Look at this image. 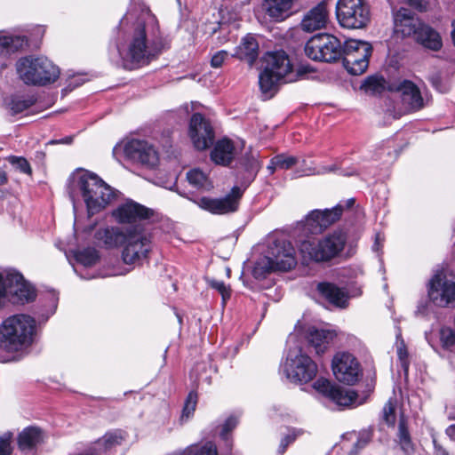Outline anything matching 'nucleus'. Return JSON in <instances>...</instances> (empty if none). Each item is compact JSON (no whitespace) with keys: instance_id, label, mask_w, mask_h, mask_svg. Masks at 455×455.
<instances>
[{"instance_id":"nucleus-1","label":"nucleus","mask_w":455,"mask_h":455,"mask_svg":"<svg viewBox=\"0 0 455 455\" xmlns=\"http://www.w3.org/2000/svg\"><path fill=\"white\" fill-rule=\"evenodd\" d=\"M116 47L124 61L148 64L170 48V42L162 33L156 17L147 10L132 23Z\"/></svg>"},{"instance_id":"nucleus-2","label":"nucleus","mask_w":455,"mask_h":455,"mask_svg":"<svg viewBox=\"0 0 455 455\" xmlns=\"http://www.w3.org/2000/svg\"><path fill=\"white\" fill-rule=\"evenodd\" d=\"M259 168L257 156L252 153L246 154L240 161L236 172L237 180L244 188L235 186L221 198L203 196L196 201L197 205L212 214H228L236 212L245 188L255 179Z\"/></svg>"},{"instance_id":"nucleus-3","label":"nucleus","mask_w":455,"mask_h":455,"mask_svg":"<svg viewBox=\"0 0 455 455\" xmlns=\"http://www.w3.org/2000/svg\"><path fill=\"white\" fill-rule=\"evenodd\" d=\"M72 186L81 193L89 215H93L105 209L115 196L110 186L97 174L87 171L75 174Z\"/></svg>"},{"instance_id":"nucleus-4","label":"nucleus","mask_w":455,"mask_h":455,"mask_svg":"<svg viewBox=\"0 0 455 455\" xmlns=\"http://www.w3.org/2000/svg\"><path fill=\"white\" fill-rule=\"evenodd\" d=\"M36 321L25 314L11 315L0 324V347L7 352H18L33 342Z\"/></svg>"},{"instance_id":"nucleus-5","label":"nucleus","mask_w":455,"mask_h":455,"mask_svg":"<svg viewBox=\"0 0 455 455\" xmlns=\"http://www.w3.org/2000/svg\"><path fill=\"white\" fill-rule=\"evenodd\" d=\"M265 60L266 66L259 77V86L264 93L271 92L279 82L293 83L307 73L304 67L293 71L284 52H269Z\"/></svg>"},{"instance_id":"nucleus-6","label":"nucleus","mask_w":455,"mask_h":455,"mask_svg":"<svg viewBox=\"0 0 455 455\" xmlns=\"http://www.w3.org/2000/svg\"><path fill=\"white\" fill-rule=\"evenodd\" d=\"M19 77L26 84L46 85L54 83L60 76V68L44 56H27L16 63Z\"/></svg>"},{"instance_id":"nucleus-7","label":"nucleus","mask_w":455,"mask_h":455,"mask_svg":"<svg viewBox=\"0 0 455 455\" xmlns=\"http://www.w3.org/2000/svg\"><path fill=\"white\" fill-rule=\"evenodd\" d=\"M347 235L335 230L319 240H305L300 244V252L305 259L326 262L336 257L344 248Z\"/></svg>"},{"instance_id":"nucleus-8","label":"nucleus","mask_w":455,"mask_h":455,"mask_svg":"<svg viewBox=\"0 0 455 455\" xmlns=\"http://www.w3.org/2000/svg\"><path fill=\"white\" fill-rule=\"evenodd\" d=\"M296 264L295 249L291 243L284 240L275 241L268 247L267 255L257 262L253 274L258 277L272 271H287Z\"/></svg>"},{"instance_id":"nucleus-9","label":"nucleus","mask_w":455,"mask_h":455,"mask_svg":"<svg viewBox=\"0 0 455 455\" xmlns=\"http://www.w3.org/2000/svg\"><path fill=\"white\" fill-rule=\"evenodd\" d=\"M153 248L150 235L141 225L126 228V239L122 251L125 264L141 265Z\"/></svg>"},{"instance_id":"nucleus-10","label":"nucleus","mask_w":455,"mask_h":455,"mask_svg":"<svg viewBox=\"0 0 455 455\" xmlns=\"http://www.w3.org/2000/svg\"><path fill=\"white\" fill-rule=\"evenodd\" d=\"M283 371L291 382L303 384L315 377L317 366L301 349L290 350L283 365Z\"/></svg>"},{"instance_id":"nucleus-11","label":"nucleus","mask_w":455,"mask_h":455,"mask_svg":"<svg viewBox=\"0 0 455 455\" xmlns=\"http://www.w3.org/2000/svg\"><path fill=\"white\" fill-rule=\"evenodd\" d=\"M336 16L339 25L349 29L363 28L371 20L369 6L363 0H339Z\"/></svg>"},{"instance_id":"nucleus-12","label":"nucleus","mask_w":455,"mask_h":455,"mask_svg":"<svg viewBox=\"0 0 455 455\" xmlns=\"http://www.w3.org/2000/svg\"><path fill=\"white\" fill-rule=\"evenodd\" d=\"M342 51L340 41L330 34H317L305 45L306 55L313 60L333 62L341 58Z\"/></svg>"},{"instance_id":"nucleus-13","label":"nucleus","mask_w":455,"mask_h":455,"mask_svg":"<svg viewBox=\"0 0 455 455\" xmlns=\"http://www.w3.org/2000/svg\"><path fill=\"white\" fill-rule=\"evenodd\" d=\"M372 53L370 43L362 40L348 39L343 44V65L347 72L354 76L364 73L369 66Z\"/></svg>"},{"instance_id":"nucleus-14","label":"nucleus","mask_w":455,"mask_h":455,"mask_svg":"<svg viewBox=\"0 0 455 455\" xmlns=\"http://www.w3.org/2000/svg\"><path fill=\"white\" fill-rule=\"evenodd\" d=\"M429 300L436 307H455V282L448 278L443 269H438L427 283Z\"/></svg>"},{"instance_id":"nucleus-15","label":"nucleus","mask_w":455,"mask_h":455,"mask_svg":"<svg viewBox=\"0 0 455 455\" xmlns=\"http://www.w3.org/2000/svg\"><path fill=\"white\" fill-rule=\"evenodd\" d=\"M332 371L339 382L354 385L362 376V368L358 360L350 353H337L331 362Z\"/></svg>"},{"instance_id":"nucleus-16","label":"nucleus","mask_w":455,"mask_h":455,"mask_svg":"<svg viewBox=\"0 0 455 455\" xmlns=\"http://www.w3.org/2000/svg\"><path fill=\"white\" fill-rule=\"evenodd\" d=\"M125 156L134 163L153 168L159 161L158 152L146 140H132L124 148Z\"/></svg>"},{"instance_id":"nucleus-17","label":"nucleus","mask_w":455,"mask_h":455,"mask_svg":"<svg viewBox=\"0 0 455 455\" xmlns=\"http://www.w3.org/2000/svg\"><path fill=\"white\" fill-rule=\"evenodd\" d=\"M189 136L196 149L204 150L214 140L213 128L204 116L199 113H195L189 123Z\"/></svg>"},{"instance_id":"nucleus-18","label":"nucleus","mask_w":455,"mask_h":455,"mask_svg":"<svg viewBox=\"0 0 455 455\" xmlns=\"http://www.w3.org/2000/svg\"><path fill=\"white\" fill-rule=\"evenodd\" d=\"M343 212L340 204L336 205L332 209H325L324 211L314 210L306 218L304 229L311 234H318L326 229L329 226L337 221Z\"/></svg>"},{"instance_id":"nucleus-19","label":"nucleus","mask_w":455,"mask_h":455,"mask_svg":"<svg viewBox=\"0 0 455 455\" xmlns=\"http://www.w3.org/2000/svg\"><path fill=\"white\" fill-rule=\"evenodd\" d=\"M7 296L17 304L30 302L36 298L35 289L25 282L21 274L16 271L6 273Z\"/></svg>"},{"instance_id":"nucleus-20","label":"nucleus","mask_w":455,"mask_h":455,"mask_svg":"<svg viewBox=\"0 0 455 455\" xmlns=\"http://www.w3.org/2000/svg\"><path fill=\"white\" fill-rule=\"evenodd\" d=\"M314 388L339 407H347L356 398L354 392L332 384L329 379L320 378L314 382Z\"/></svg>"},{"instance_id":"nucleus-21","label":"nucleus","mask_w":455,"mask_h":455,"mask_svg":"<svg viewBox=\"0 0 455 455\" xmlns=\"http://www.w3.org/2000/svg\"><path fill=\"white\" fill-rule=\"evenodd\" d=\"M112 215L118 223L134 224L149 219L153 215V211L132 200H128L114 210Z\"/></svg>"},{"instance_id":"nucleus-22","label":"nucleus","mask_w":455,"mask_h":455,"mask_svg":"<svg viewBox=\"0 0 455 455\" xmlns=\"http://www.w3.org/2000/svg\"><path fill=\"white\" fill-rule=\"evenodd\" d=\"M395 90L400 93L401 104L404 112H417L425 107L426 102L419 88L411 81L403 80Z\"/></svg>"},{"instance_id":"nucleus-23","label":"nucleus","mask_w":455,"mask_h":455,"mask_svg":"<svg viewBox=\"0 0 455 455\" xmlns=\"http://www.w3.org/2000/svg\"><path fill=\"white\" fill-rule=\"evenodd\" d=\"M422 21L409 9L401 8L394 15L395 32L403 37L415 36Z\"/></svg>"},{"instance_id":"nucleus-24","label":"nucleus","mask_w":455,"mask_h":455,"mask_svg":"<svg viewBox=\"0 0 455 455\" xmlns=\"http://www.w3.org/2000/svg\"><path fill=\"white\" fill-rule=\"evenodd\" d=\"M328 16L326 4L322 2L304 15L300 22V28L306 32L322 29L328 22Z\"/></svg>"},{"instance_id":"nucleus-25","label":"nucleus","mask_w":455,"mask_h":455,"mask_svg":"<svg viewBox=\"0 0 455 455\" xmlns=\"http://www.w3.org/2000/svg\"><path fill=\"white\" fill-rule=\"evenodd\" d=\"M100 244L107 249H116L124 246L126 239V228L105 227L99 228L94 235Z\"/></svg>"},{"instance_id":"nucleus-26","label":"nucleus","mask_w":455,"mask_h":455,"mask_svg":"<svg viewBox=\"0 0 455 455\" xmlns=\"http://www.w3.org/2000/svg\"><path fill=\"white\" fill-rule=\"evenodd\" d=\"M237 155L234 142L228 139H222L216 142L211 152V159L219 165L228 166Z\"/></svg>"},{"instance_id":"nucleus-27","label":"nucleus","mask_w":455,"mask_h":455,"mask_svg":"<svg viewBox=\"0 0 455 455\" xmlns=\"http://www.w3.org/2000/svg\"><path fill=\"white\" fill-rule=\"evenodd\" d=\"M413 38L423 47L432 51H439L443 46L439 33L424 22L421 23Z\"/></svg>"},{"instance_id":"nucleus-28","label":"nucleus","mask_w":455,"mask_h":455,"mask_svg":"<svg viewBox=\"0 0 455 455\" xmlns=\"http://www.w3.org/2000/svg\"><path fill=\"white\" fill-rule=\"evenodd\" d=\"M235 56L251 66L259 56V44L251 35L244 36L236 47Z\"/></svg>"},{"instance_id":"nucleus-29","label":"nucleus","mask_w":455,"mask_h":455,"mask_svg":"<svg viewBox=\"0 0 455 455\" xmlns=\"http://www.w3.org/2000/svg\"><path fill=\"white\" fill-rule=\"evenodd\" d=\"M335 337V333L329 330L309 329L307 333L308 343L314 347L317 355L323 354Z\"/></svg>"},{"instance_id":"nucleus-30","label":"nucleus","mask_w":455,"mask_h":455,"mask_svg":"<svg viewBox=\"0 0 455 455\" xmlns=\"http://www.w3.org/2000/svg\"><path fill=\"white\" fill-rule=\"evenodd\" d=\"M295 0H264L267 15L275 21L286 19L291 13Z\"/></svg>"},{"instance_id":"nucleus-31","label":"nucleus","mask_w":455,"mask_h":455,"mask_svg":"<svg viewBox=\"0 0 455 455\" xmlns=\"http://www.w3.org/2000/svg\"><path fill=\"white\" fill-rule=\"evenodd\" d=\"M317 290L331 304L340 307L346 306L347 296L336 285L330 283H320L317 285Z\"/></svg>"},{"instance_id":"nucleus-32","label":"nucleus","mask_w":455,"mask_h":455,"mask_svg":"<svg viewBox=\"0 0 455 455\" xmlns=\"http://www.w3.org/2000/svg\"><path fill=\"white\" fill-rule=\"evenodd\" d=\"M44 439L43 432L36 427H28L23 429L19 435L18 444L20 449H32L40 443Z\"/></svg>"},{"instance_id":"nucleus-33","label":"nucleus","mask_w":455,"mask_h":455,"mask_svg":"<svg viewBox=\"0 0 455 455\" xmlns=\"http://www.w3.org/2000/svg\"><path fill=\"white\" fill-rule=\"evenodd\" d=\"M124 440V435L122 431L116 430L108 432L100 438L95 443L94 446L89 448L88 451H92L93 455H95L97 452L107 451L116 445H120Z\"/></svg>"},{"instance_id":"nucleus-34","label":"nucleus","mask_w":455,"mask_h":455,"mask_svg":"<svg viewBox=\"0 0 455 455\" xmlns=\"http://www.w3.org/2000/svg\"><path fill=\"white\" fill-rule=\"evenodd\" d=\"M28 41L24 36H0V55H9L21 49Z\"/></svg>"},{"instance_id":"nucleus-35","label":"nucleus","mask_w":455,"mask_h":455,"mask_svg":"<svg viewBox=\"0 0 455 455\" xmlns=\"http://www.w3.org/2000/svg\"><path fill=\"white\" fill-rule=\"evenodd\" d=\"M187 179L190 185L196 188L210 189L212 188L208 177L200 170L193 169L187 173Z\"/></svg>"},{"instance_id":"nucleus-36","label":"nucleus","mask_w":455,"mask_h":455,"mask_svg":"<svg viewBox=\"0 0 455 455\" xmlns=\"http://www.w3.org/2000/svg\"><path fill=\"white\" fill-rule=\"evenodd\" d=\"M181 455H218V451L216 445L208 442L204 445H190L182 451Z\"/></svg>"},{"instance_id":"nucleus-37","label":"nucleus","mask_w":455,"mask_h":455,"mask_svg":"<svg viewBox=\"0 0 455 455\" xmlns=\"http://www.w3.org/2000/svg\"><path fill=\"white\" fill-rule=\"evenodd\" d=\"M398 439L402 449L409 453L413 450L412 442L408 431L406 422L403 418H401L398 425Z\"/></svg>"},{"instance_id":"nucleus-38","label":"nucleus","mask_w":455,"mask_h":455,"mask_svg":"<svg viewBox=\"0 0 455 455\" xmlns=\"http://www.w3.org/2000/svg\"><path fill=\"white\" fill-rule=\"evenodd\" d=\"M34 103L35 100L32 98L14 96L8 102V108L12 114L16 115L29 108Z\"/></svg>"},{"instance_id":"nucleus-39","label":"nucleus","mask_w":455,"mask_h":455,"mask_svg":"<svg viewBox=\"0 0 455 455\" xmlns=\"http://www.w3.org/2000/svg\"><path fill=\"white\" fill-rule=\"evenodd\" d=\"M76 259L84 267L94 265L99 259L98 251L93 248L78 251L75 254Z\"/></svg>"},{"instance_id":"nucleus-40","label":"nucleus","mask_w":455,"mask_h":455,"mask_svg":"<svg viewBox=\"0 0 455 455\" xmlns=\"http://www.w3.org/2000/svg\"><path fill=\"white\" fill-rule=\"evenodd\" d=\"M238 424V419L235 417L230 416L228 418L223 424L222 430L220 432V437L225 442L227 448V453H229L232 450V440L228 438V433L231 432Z\"/></svg>"},{"instance_id":"nucleus-41","label":"nucleus","mask_w":455,"mask_h":455,"mask_svg":"<svg viewBox=\"0 0 455 455\" xmlns=\"http://www.w3.org/2000/svg\"><path fill=\"white\" fill-rule=\"evenodd\" d=\"M385 84H386V81L383 77L369 76L364 81L362 87L364 89V91L366 92L375 94V93H379L384 90Z\"/></svg>"},{"instance_id":"nucleus-42","label":"nucleus","mask_w":455,"mask_h":455,"mask_svg":"<svg viewBox=\"0 0 455 455\" xmlns=\"http://www.w3.org/2000/svg\"><path fill=\"white\" fill-rule=\"evenodd\" d=\"M396 400L390 398L382 409V419L387 426L395 427Z\"/></svg>"},{"instance_id":"nucleus-43","label":"nucleus","mask_w":455,"mask_h":455,"mask_svg":"<svg viewBox=\"0 0 455 455\" xmlns=\"http://www.w3.org/2000/svg\"><path fill=\"white\" fill-rule=\"evenodd\" d=\"M196 403H197V394L194 391L189 392V394L186 399V402H185V404H184V407L182 410V413L180 416L181 421H184L185 419L186 420L190 418V416L193 415V413L196 410Z\"/></svg>"},{"instance_id":"nucleus-44","label":"nucleus","mask_w":455,"mask_h":455,"mask_svg":"<svg viewBox=\"0 0 455 455\" xmlns=\"http://www.w3.org/2000/svg\"><path fill=\"white\" fill-rule=\"evenodd\" d=\"M440 341L442 343V347L445 349H450L453 346H455V330L448 327L443 326L439 331Z\"/></svg>"},{"instance_id":"nucleus-45","label":"nucleus","mask_w":455,"mask_h":455,"mask_svg":"<svg viewBox=\"0 0 455 455\" xmlns=\"http://www.w3.org/2000/svg\"><path fill=\"white\" fill-rule=\"evenodd\" d=\"M298 163V158L292 156L281 154L272 158V164L278 166V169L288 170Z\"/></svg>"},{"instance_id":"nucleus-46","label":"nucleus","mask_w":455,"mask_h":455,"mask_svg":"<svg viewBox=\"0 0 455 455\" xmlns=\"http://www.w3.org/2000/svg\"><path fill=\"white\" fill-rule=\"evenodd\" d=\"M397 356L401 364V368L403 370L405 373H407L410 365L409 355L404 341L403 339H401L400 342L397 343Z\"/></svg>"},{"instance_id":"nucleus-47","label":"nucleus","mask_w":455,"mask_h":455,"mask_svg":"<svg viewBox=\"0 0 455 455\" xmlns=\"http://www.w3.org/2000/svg\"><path fill=\"white\" fill-rule=\"evenodd\" d=\"M208 283L212 289H215L221 294L222 303L226 304V301L229 299L231 295L230 288L223 281L211 279L208 281Z\"/></svg>"},{"instance_id":"nucleus-48","label":"nucleus","mask_w":455,"mask_h":455,"mask_svg":"<svg viewBox=\"0 0 455 455\" xmlns=\"http://www.w3.org/2000/svg\"><path fill=\"white\" fill-rule=\"evenodd\" d=\"M13 434L5 432L0 435V455H10L12 451Z\"/></svg>"},{"instance_id":"nucleus-49","label":"nucleus","mask_w":455,"mask_h":455,"mask_svg":"<svg viewBox=\"0 0 455 455\" xmlns=\"http://www.w3.org/2000/svg\"><path fill=\"white\" fill-rule=\"evenodd\" d=\"M9 162L19 169L21 172L26 174L31 173V167L28 162L23 157L11 156Z\"/></svg>"},{"instance_id":"nucleus-50","label":"nucleus","mask_w":455,"mask_h":455,"mask_svg":"<svg viewBox=\"0 0 455 455\" xmlns=\"http://www.w3.org/2000/svg\"><path fill=\"white\" fill-rule=\"evenodd\" d=\"M228 53L227 51H220L216 52L211 60V65L212 68H220L224 62V60L227 59Z\"/></svg>"},{"instance_id":"nucleus-51","label":"nucleus","mask_w":455,"mask_h":455,"mask_svg":"<svg viewBox=\"0 0 455 455\" xmlns=\"http://www.w3.org/2000/svg\"><path fill=\"white\" fill-rule=\"evenodd\" d=\"M296 439V435L295 434H289L287 435L286 436H284L282 441H281V443H280V447H279V453L280 454H283L287 446L291 443L294 440Z\"/></svg>"},{"instance_id":"nucleus-52","label":"nucleus","mask_w":455,"mask_h":455,"mask_svg":"<svg viewBox=\"0 0 455 455\" xmlns=\"http://www.w3.org/2000/svg\"><path fill=\"white\" fill-rule=\"evenodd\" d=\"M7 296V282L6 275L4 276L0 274V307L2 306L3 299Z\"/></svg>"},{"instance_id":"nucleus-53","label":"nucleus","mask_w":455,"mask_h":455,"mask_svg":"<svg viewBox=\"0 0 455 455\" xmlns=\"http://www.w3.org/2000/svg\"><path fill=\"white\" fill-rule=\"evenodd\" d=\"M410 4L421 12L427 10L428 3L427 0H408Z\"/></svg>"},{"instance_id":"nucleus-54","label":"nucleus","mask_w":455,"mask_h":455,"mask_svg":"<svg viewBox=\"0 0 455 455\" xmlns=\"http://www.w3.org/2000/svg\"><path fill=\"white\" fill-rule=\"evenodd\" d=\"M7 182L6 173L0 169V185H4Z\"/></svg>"},{"instance_id":"nucleus-55","label":"nucleus","mask_w":455,"mask_h":455,"mask_svg":"<svg viewBox=\"0 0 455 455\" xmlns=\"http://www.w3.org/2000/svg\"><path fill=\"white\" fill-rule=\"evenodd\" d=\"M267 169L270 171V173H274L276 169H278V166L275 164H272V159L270 160V163L267 166Z\"/></svg>"},{"instance_id":"nucleus-56","label":"nucleus","mask_w":455,"mask_h":455,"mask_svg":"<svg viewBox=\"0 0 455 455\" xmlns=\"http://www.w3.org/2000/svg\"><path fill=\"white\" fill-rule=\"evenodd\" d=\"M354 204H355V199H354V198H350V199H347V200L346 201V206H347V208L352 207V206L354 205Z\"/></svg>"},{"instance_id":"nucleus-57","label":"nucleus","mask_w":455,"mask_h":455,"mask_svg":"<svg viewBox=\"0 0 455 455\" xmlns=\"http://www.w3.org/2000/svg\"><path fill=\"white\" fill-rule=\"evenodd\" d=\"M127 19H128V17H127V16H125V17H124V18L121 20V21H120V28H121L122 29H124V28H125V21L127 20Z\"/></svg>"},{"instance_id":"nucleus-58","label":"nucleus","mask_w":455,"mask_h":455,"mask_svg":"<svg viewBox=\"0 0 455 455\" xmlns=\"http://www.w3.org/2000/svg\"><path fill=\"white\" fill-rule=\"evenodd\" d=\"M452 27H453V29L451 31V37H452L453 44L455 45V21L452 22Z\"/></svg>"},{"instance_id":"nucleus-59","label":"nucleus","mask_w":455,"mask_h":455,"mask_svg":"<svg viewBox=\"0 0 455 455\" xmlns=\"http://www.w3.org/2000/svg\"><path fill=\"white\" fill-rule=\"evenodd\" d=\"M426 338H427V339L428 343L432 346V344H431V340H429V339H428V337H427V334H426Z\"/></svg>"}]
</instances>
